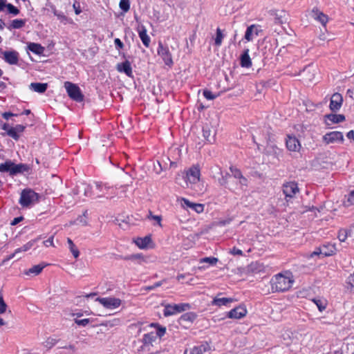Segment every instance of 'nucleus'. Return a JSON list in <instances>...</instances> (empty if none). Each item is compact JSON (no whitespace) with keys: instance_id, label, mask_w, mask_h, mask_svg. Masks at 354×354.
I'll use <instances>...</instances> for the list:
<instances>
[{"instance_id":"5","label":"nucleus","mask_w":354,"mask_h":354,"mask_svg":"<svg viewBox=\"0 0 354 354\" xmlns=\"http://www.w3.org/2000/svg\"><path fill=\"white\" fill-rule=\"evenodd\" d=\"M96 301L109 310L115 309L121 305V300L115 297H97Z\"/></svg>"},{"instance_id":"50","label":"nucleus","mask_w":354,"mask_h":354,"mask_svg":"<svg viewBox=\"0 0 354 354\" xmlns=\"http://www.w3.org/2000/svg\"><path fill=\"white\" fill-rule=\"evenodd\" d=\"M218 261V259L214 257H205L201 259V263H208L210 265H215Z\"/></svg>"},{"instance_id":"60","label":"nucleus","mask_w":354,"mask_h":354,"mask_svg":"<svg viewBox=\"0 0 354 354\" xmlns=\"http://www.w3.org/2000/svg\"><path fill=\"white\" fill-rule=\"evenodd\" d=\"M76 15H79L82 12V10L80 8V6L79 3L75 2L73 6Z\"/></svg>"},{"instance_id":"47","label":"nucleus","mask_w":354,"mask_h":354,"mask_svg":"<svg viewBox=\"0 0 354 354\" xmlns=\"http://www.w3.org/2000/svg\"><path fill=\"white\" fill-rule=\"evenodd\" d=\"M8 306L3 300V294L0 291V314H3L6 312Z\"/></svg>"},{"instance_id":"64","label":"nucleus","mask_w":354,"mask_h":354,"mask_svg":"<svg viewBox=\"0 0 354 354\" xmlns=\"http://www.w3.org/2000/svg\"><path fill=\"white\" fill-rule=\"evenodd\" d=\"M239 183L241 185H244V186H246L247 185V183H248V180L245 177H244L243 175H242V177H240L239 178Z\"/></svg>"},{"instance_id":"32","label":"nucleus","mask_w":354,"mask_h":354,"mask_svg":"<svg viewBox=\"0 0 354 354\" xmlns=\"http://www.w3.org/2000/svg\"><path fill=\"white\" fill-rule=\"evenodd\" d=\"M28 49L36 55H41L44 53V48L37 43H29Z\"/></svg>"},{"instance_id":"27","label":"nucleus","mask_w":354,"mask_h":354,"mask_svg":"<svg viewBox=\"0 0 354 354\" xmlns=\"http://www.w3.org/2000/svg\"><path fill=\"white\" fill-rule=\"evenodd\" d=\"M48 85L46 83H31L30 84V88L35 92L39 93H44L47 89Z\"/></svg>"},{"instance_id":"18","label":"nucleus","mask_w":354,"mask_h":354,"mask_svg":"<svg viewBox=\"0 0 354 354\" xmlns=\"http://www.w3.org/2000/svg\"><path fill=\"white\" fill-rule=\"evenodd\" d=\"M312 16L315 19L319 21L323 26H326L328 22V17L326 15L320 12L317 8H313L312 10Z\"/></svg>"},{"instance_id":"30","label":"nucleus","mask_w":354,"mask_h":354,"mask_svg":"<svg viewBox=\"0 0 354 354\" xmlns=\"http://www.w3.org/2000/svg\"><path fill=\"white\" fill-rule=\"evenodd\" d=\"M153 341V333H147L145 334L143 338V346L142 349L150 350V348L153 346L152 342Z\"/></svg>"},{"instance_id":"16","label":"nucleus","mask_w":354,"mask_h":354,"mask_svg":"<svg viewBox=\"0 0 354 354\" xmlns=\"http://www.w3.org/2000/svg\"><path fill=\"white\" fill-rule=\"evenodd\" d=\"M209 349L210 347L209 344L207 342H205L200 346H194L189 351L186 349L184 352V354H202L203 353L209 351Z\"/></svg>"},{"instance_id":"10","label":"nucleus","mask_w":354,"mask_h":354,"mask_svg":"<svg viewBox=\"0 0 354 354\" xmlns=\"http://www.w3.org/2000/svg\"><path fill=\"white\" fill-rule=\"evenodd\" d=\"M283 192L286 197L292 198L299 192L297 184L295 182H289L283 186Z\"/></svg>"},{"instance_id":"42","label":"nucleus","mask_w":354,"mask_h":354,"mask_svg":"<svg viewBox=\"0 0 354 354\" xmlns=\"http://www.w3.org/2000/svg\"><path fill=\"white\" fill-rule=\"evenodd\" d=\"M34 243H35V241H29V242L26 243V244H24L21 248H19L16 249L15 250V254H18V253L21 252L28 251V250H30L33 246Z\"/></svg>"},{"instance_id":"21","label":"nucleus","mask_w":354,"mask_h":354,"mask_svg":"<svg viewBox=\"0 0 354 354\" xmlns=\"http://www.w3.org/2000/svg\"><path fill=\"white\" fill-rule=\"evenodd\" d=\"M263 269L264 267L263 264L257 261H255L252 262L250 265L247 266L245 272L247 273H258L263 271Z\"/></svg>"},{"instance_id":"25","label":"nucleus","mask_w":354,"mask_h":354,"mask_svg":"<svg viewBox=\"0 0 354 354\" xmlns=\"http://www.w3.org/2000/svg\"><path fill=\"white\" fill-rule=\"evenodd\" d=\"M182 201L187 207L192 208L197 213L203 212L204 210V205L203 204L194 203L186 198H182Z\"/></svg>"},{"instance_id":"13","label":"nucleus","mask_w":354,"mask_h":354,"mask_svg":"<svg viewBox=\"0 0 354 354\" xmlns=\"http://www.w3.org/2000/svg\"><path fill=\"white\" fill-rule=\"evenodd\" d=\"M203 136L204 138L212 143L215 141L216 131L209 124H205L203 127Z\"/></svg>"},{"instance_id":"14","label":"nucleus","mask_w":354,"mask_h":354,"mask_svg":"<svg viewBox=\"0 0 354 354\" xmlns=\"http://www.w3.org/2000/svg\"><path fill=\"white\" fill-rule=\"evenodd\" d=\"M116 69L120 73H125L128 77H131L133 76L131 63L128 60L122 63H118L116 66Z\"/></svg>"},{"instance_id":"51","label":"nucleus","mask_w":354,"mask_h":354,"mask_svg":"<svg viewBox=\"0 0 354 354\" xmlns=\"http://www.w3.org/2000/svg\"><path fill=\"white\" fill-rule=\"evenodd\" d=\"M6 8H7L8 12L13 15H17L19 13V10L11 3H7Z\"/></svg>"},{"instance_id":"39","label":"nucleus","mask_w":354,"mask_h":354,"mask_svg":"<svg viewBox=\"0 0 354 354\" xmlns=\"http://www.w3.org/2000/svg\"><path fill=\"white\" fill-rule=\"evenodd\" d=\"M160 304L165 306V309L163 310V315L165 317H169L176 314L173 305L166 304L164 302H161Z\"/></svg>"},{"instance_id":"17","label":"nucleus","mask_w":354,"mask_h":354,"mask_svg":"<svg viewBox=\"0 0 354 354\" xmlns=\"http://www.w3.org/2000/svg\"><path fill=\"white\" fill-rule=\"evenodd\" d=\"M314 71L315 69H313V66L310 65L306 66L301 73L302 80L307 82L313 81L315 78Z\"/></svg>"},{"instance_id":"46","label":"nucleus","mask_w":354,"mask_h":354,"mask_svg":"<svg viewBox=\"0 0 354 354\" xmlns=\"http://www.w3.org/2000/svg\"><path fill=\"white\" fill-rule=\"evenodd\" d=\"M119 6L122 10H123L124 12H127L129 10L130 2L129 0H120Z\"/></svg>"},{"instance_id":"36","label":"nucleus","mask_w":354,"mask_h":354,"mask_svg":"<svg viewBox=\"0 0 354 354\" xmlns=\"http://www.w3.org/2000/svg\"><path fill=\"white\" fill-rule=\"evenodd\" d=\"M281 153L280 149L274 146L267 147L266 149V153L268 155H272L274 158L279 159V155Z\"/></svg>"},{"instance_id":"33","label":"nucleus","mask_w":354,"mask_h":354,"mask_svg":"<svg viewBox=\"0 0 354 354\" xmlns=\"http://www.w3.org/2000/svg\"><path fill=\"white\" fill-rule=\"evenodd\" d=\"M269 14L274 17V21L275 24H281L283 23L282 18L285 15L284 11L282 10L280 12V14H279L277 10H270Z\"/></svg>"},{"instance_id":"6","label":"nucleus","mask_w":354,"mask_h":354,"mask_svg":"<svg viewBox=\"0 0 354 354\" xmlns=\"http://www.w3.org/2000/svg\"><path fill=\"white\" fill-rule=\"evenodd\" d=\"M200 175L199 167L198 165H193L186 172V175L185 176L186 184L187 185V181L190 183H196L200 180Z\"/></svg>"},{"instance_id":"19","label":"nucleus","mask_w":354,"mask_h":354,"mask_svg":"<svg viewBox=\"0 0 354 354\" xmlns=\"http://www.w3.org/2000/svg\"><path fill=\"white\" fill-rule=\"evenodd\" d=\"M30 169L29 165L24 163L15 164L13 162V168H12V176H15L19 174H23L24 172H28Z\"/></svg>"},{"instance_id":"41","label":"nucleus","mask_w":354,"mask_h":354,"mask_svg":"<svg viewBox=\"0 0 354 354\" xmlns=\"http://www.w3.org/2000/svg\"><path fill=\"white\" fill-rule=\"evenodd\" d=\"M173 306L176 313L186 311L191 308V306L189 304H174Z\"/></svg>"},{"instance_id":"28","label":"nucleus","mask_w":354,"mask_h":354,"mask_svg":"<svg viewBox=\"0 0 354 354\" xmlns=\"http://www.w3.org/2000/svg\"><path fill=\"white\" fill-rule=\"evenodd\" d=\"M219 174H221V177L218 179V182L220 185L225 186L226 188H228L229 189H231V188L229 186V182L228 179L231 178V174H230L227 172H225V174L223 173V171L219 169Z\"/></svg>"},{"instance_id":"34","label":"nucleus","mask_w":354,"mask_h":354,"mask_svg":"<svg viewBox=\"0 0 354 354\" xmlns=\"http://www.w3.org/2000/svg\"><path fill=\"white\" fill-rule=\"evenodd\" d=\"M45 266H46V265H41V264L35 265V266H32V268H30L29 270H26L25 272V274L27 275H30V274L37 275L42 271V270L45 268Z\"/></svg>"},{"instance_id":"52","label":"nucleus","mask_w":354,"mask_h":354,"mask_svg":"<svg viewBox=\"0 0 354 354\" xmlns=\"http://www.w3.org/2000/svg\"><path fill=\"white\" fill-rule=\"evenodd\" d=\"M203 95L204 97L207 99V100H214L215 99L216 97L219 96L220 95V93H218L217 95H214L210 91L207 90V89H205L203 91Z\"/></svg>"},{"instance_id":"58","label":"nucleus","mask_w":354,"mask_h":354,"mask_svg":"<svg viewBox=\"0 0 354 354\" xmlns=\"http://www.w3.org/2000/svg\"><path fill=\"white\" fill-rule=\"evenodd\" d=\"M32 351V352H30L28 351L24 350L22 354H41L45 352V351H44V350H40L39 351H38L37 349V350L33 349Z\"/></svg>"},{"instance_id":"55","label":"nucleus","mask_w":354,"mask_h":354,"mask_svg":"<svg viewBox=\"0 0 354 354\" xmlns=\"http://www.w3.org/2000/svg\"><path fill=\"white\" fill-rule=\"evenodd\" d=\"M8 135L15 140H17L19 138V133L15 131L12 127L8 129Z\"/></svg>"},{"instance_id":"53","label":"nucleus","mask_w":354,"mask_h":354,"mask_svg":"<svg viewBox=\"0 0 354 354\" xmlns=\"http://www.w3.org/2000/svg\"><path fill=\"white\" fill-rule=\"evenodd\" d=\"M166 333V328L156 323V336L162 337Z\"/></svg>"},{"instance_id":"24","label":"nucleus","mask_w":354,"mask_h":354,"mask_svg":"<svg viewBox=\"0 0 354 354\" xmlns=\"http://www.w3.org/2000/svg\"><path fill=\"white\" fill-rule=\"evenodd\" d=\"M326 119L330 121L331 124H337L339 122H343L345 120V116L342 114H328L325 116ZM328 125H330V123L326 122Z\"/></svg>"},{"instance_id":"44","label":"nucleus","mask_w":354,"mask_h":354,"mask_svg":"<svg viewBox=\"0 0 354 354\" xmlns=\"http://www.w3.org/2000/svg\"><path fill=\"white\" fill-rule=\"evenodd\" d=\"M313 302L317 305L319 311H323L326 309V301H323L319 299H313Z\"/></svg>"},{"instance_id":"62","label":"nucleus","mask_w":354,"mask_h":354,"mask_svg":"<svg viewBox=\"0 0 354 354\" xmlns=\"http://www.w3.org/2000/svg\"><path fill=\"white\" fill-rule=\"evenodd\" d=\"M348 203H349L350 204H353L354 203V190L353 191H351L349 194H348V200H347Z\"/></svg>"},{"instance_id":"2","label":"nucleus","mask_w":354,"mask_h":354,"mask_svg":"<svg viewBox=\"0 0 354 354\" xmlns=\"http://www.w3.org/2000/svg\"><path fill=\"white\" fill-rule=\"evenodd\" d=\"M157 54L161 60L160 63H164L165 66L171 68L174 65L172 55L169 50V47L165 41L160 40L158 41V48Z\"/></svg>"},{"instance_id":"23","label":"nucleus","mask_w":354,"mask_h":354,"mask_svg":"<svg viewBox=\"0 0 354 354\" xmlns=\"http://www.w3.org/2000/svg\"><path fill=\"white\" fill-rule=\"evenodd\" d=\"M336 249L333 245L328 244L321 246V256L322 257H329L335 254Z\"/></svg>"},{"instance_id":"11","label":"nucleus","mask_w":354,"mask_h":354,"mask_svg":"<svg viewBox=\"0 0 354 354\" xmlns=\"http://www.w3.org/2000/svg\"><path fill=\"white\" fill-rule=\"evenodd\" d=\"M247 310L245 308L239 306L232 309L227 313V317L230 319H241L246 315Z\"/></svg>"},{"instance_id":"43","label":"nucleus","mask_w":354,"mask_h":354,"mask_svg":"<svg viewBox=\"0 0 354 354\" xmlns=\"http://www.w3.org/2000/svg\"><path fill=\"white\" fill-rule=\"evenodd\" d=\"M125 259L133 261H137L138 263L145 261V257L142 255V254H131L127 256Z\"/></svg>"},{"instance_id":"15","label":"nucleus","mask_w":354,"mask_h":354,"mask_svg":"<svg viewBox=\"0 0 354 354\" xmlns=\"http://www.w3.org/2000/svg\"><path fill=\"white\" fill-rule=\"evenodd\" d=\"M286 144L288 149L292 151H299L301 147L300 142L295 136H288Z\"/></svg>"},{"instance_id":"31","label":"nucleus","mask_w":354,"mask_h":354,"mask_svg":"<svg viewBox=\"0 0 354 354\" xmlns=\"http://www.w3.org/2000/svg\"><path fill=\"white\" fill-rule=\"evenodd\" d=\"M221 295V293L218 294V296L214 299V300L212 301L213 305H216L218 306H226V305H227V304L232 302L234 301V299L232 298H226V297L219 298L218 296Z\"/></svg>"},{"instance_id":"63","label":"nucleus","mask_w":354,"mask_h":354,"mask_svg":"<svg viewBox=\"0 0 354 354\" xmlns=\"http://www.w3.org/2000/svg\"><path fill=\"white\" fill-rule=\"evenodd\" d=\"M230 252L234 255H242L243 254L242 250H241L235 247L233 248V249L231 250Z\"/></svg>"},{"instance_id":"3","label":"nucleus","mask_w":354,"mask_h":354,"mask_svg":"<svg viewBox=\"0 0 354 354\" xmlns=\"http://www.w3.org/2000/svg\"><path fill=\"white\" fill-rule=\"evenodd\" d=\"M64 88H66L68 96L72 100L78 102L83 101L84 95L77 85L70 82H66L64 83Z\"/></svg>"},{"instance_id":"7","label":"nucleus","mask_w":354,"mask_h":354,"mask_svg":"<svg viewBox=\"0 0 354 354\" xmlns=\"http://www.w3.org/2000/svg\"><path fill=\"white\" fill-rule=\"evenodd\" d=\"M135 244L142 250L152 248V235L149 234L145 237H137L133 240Z\"/></svg>"},{"instance_id":"37","label":"nucleus","mask_w":354,"mask_h":354,"mask_svg":"<svg viewBox=\"0 0 354 354\" xmlns=\"http://www.w3.org/2000/svg\"><path fill=\"white\" fill-rule=\"evenodd\" d=\"M67 243L68 244L69 250L73 254V257L77 259L80 256V252L77 248L75 246L73 241L70 239H67Z\"/></svg>"},{"instance_id":"49","label":"nucleus","mask_w":354,"mask_h":354,"mask_svg":"<svg viewBox=\"0 0 354 354\" xmlns=\"http://www.w3.org/2000/svg\"><path fill=\"white\" fill-rule=\"evenodd\" d=\"M230 170L232 173V175L235 178L239 179L240 177H242V173L241 170L236 167L231 166L230 167Z\"/></svg>"},{"instance_id":"29","label":"nucleus","mask_w":354,"mask_h":354,"mask_svg":"<svg viewBox=\"0 0 354 354\" xmlns=\"http://www.w3.org/2000/svg\"><path fill=\"white\" fill-rule=\"evenodd\" d=\"M13 162L7 160L6 162L0 164V172H8L10 176L12 174Z\"/></svg>"},{"instance_id":"45","label":"nucleus","mask_w":354,"mask_h":354,"mask_svg":"<svg viewBox=\"0 0 354 354\" xmlns=\"http://www.w3.org/2000/svg\"><path fill=\"white\" fill-rule=\"evenodd\" d=\"M25 24H26V21L25 20L17 19H14L12 21L11 26L13 28L19 29V28H21L23 26H24Z\"/></svg>"},{"instance_id":"12","label":"nucleus","mask_w":354,"mask_h":354,"mask_svg":"<svg viewBox=\"0 0 354 354\" xmlns=\"http://www.w3.org/2000/svg\"><path fill=\"white\" fill-rule=\"evenodd\" d=\"M3 59L10 64H17L19 61V53L15 50L3 52Z\"/></svg>"},{"instance_id":"40","label":"nucleus","mask_w":354,"mask_h":354,"mask_svg":"<svg viewBox=\"0 0 354 354\" xmlns=\"http://www.w3.org/2000/svg\"><path fill=\"white\" fill-rule=\"evenodd\" d=\"M95 188L99 192H102L101 194H98L97 197H102L107 194V191L109 189L106 185H102L101 183H95Z\"/></svg>"},{"instance_id":"38","label":"nucleus","mask_w":354,"mask_h":354,"mask_svg":"<svg viewBox=\"0 0 354 354\" xmlns=\"http://www.w3.org/2000/svg\"><path fill=\"white\" fill-rule=\"evenodd\" d=\"M254 29L256 30V35H258L257 27L255 25H251L248 27L245 34V39L247 41H251L252 39V34Z\"/></svg>"},{"instance_id":"9","label":"nucleus","mask_w":354,"mask_h":354,"mask_svg":"<svg viewBox=\"0 0 354 354\" xmlns=\"http://www.w3.org/2000/svg\"><path fill=\"white\" fill-rule=\"evenodd\" d=\"M342 95L339 93H334L330 98V109L333 112L338 111L342 106Z\"/></svg>"},{"instance_id":"61","label":"nucleus","mask_w":354,"mask_h":354,"mask_svg":"<svg viewBox=\"0 0 354 354\" xmlns=\"http://www.w3.org/2000/svg\"><path fill=\"white\" fill-rule=\"evenodd\" d=\"M44 245L46 247L53 246V236L50 237L48 239L44 241Z\"/></svg>"},{"instance_id":"54","label":"nucleus","mask_w":354,"mask_h":354,"mask_svg":"<svg viewBox=\"0 0 354 354\" xmlns=\"http://www.w3.org/2000/svg\"><path fill=\"white\" fill-rule=\"evenodd\" d=\"M348 236L347 230L345 229H341L338 232V239L340 241L344 242Z\"/></svg>"},{"instance_id":"35","label":"nucleus","mask_w":354,"mask_h":354,"mask_svg":"<svg viewBox=\"0 0 354 354\" xmlns=\"http://www.w3.org/2000/svg\"><path fill=\"white\" fill-rule=\"evenodd\" d=\"M58 341L59 340L55 337H49L42 343V346L46 348V351H48L53 347L58 342Z\"/></svg>"},{"instance_id":"48","label":"nucleus","mask_w":354,"mask_h":354,"mask_svg":"<svg viewBox=\"0 0 354 354\" xmlns=\"http://www.w3.org/2000/svg\"><path fill=\"white\" fill-rule=\"evenodd\" d=\"M223 38V35L220 28H217L216 30V36L215 38V45L220 46L222 43V39Z\"/></svg>"},{"instance_id":"56","label":"nucleus","mask_w":354,"mask_h":354,"mask_svg":"<svg viewBox=\"0 0 354 354\" xmlns=\"http://www.w3.org/2000/svg\"><path fill=\"white\" fill-rule=\"evenodd\" d=\"M53 12L61 21L66 19L65 15L62 12L57 10L55 8H53Z\"/></svg>"},{"instance_id":"4","label":"nucleus","mask_w":354,"mask_h":354,"mask_svg":"<svg viewBox=\"0 0 354 354\" xmlns=\"http://www.w3.org/2000/svg\"><path fill=\"white\" fill-rule=\"evenodd\" d=\"M39 195L30 189H25L21 192L19 203L23 207H28L31 203L37 201Z\"/></svg>"},{"instance_id":"1","label":"nucleus","mask_w":354,"mask_h":354,"mask_svg":"<svg viewBox=\"0 0 354 354\" xmlns=\"http://www.w3.org/2000/svg\"><path fill=\"white\" fill-rule=\"evenodd\" d=\"M293 279L289 277H286L282 274H278L274 276L271 281V288L273 292H284L290 288L293 283Z\"/></svg>"},{"instance_id":"57","label":"nucleus","mask_w":354,"mask_h":354,"mask_svg":"<svg viewBox=\"0 0 354 354\" xmlns=\"http://www.w3.org/2000/svg\"><path fill=\"white\" fill-rule=\"evenodd\" d=\"M90 322L89 319H75V323L79 326H86Z\"/></svg>"},{"instance_id":"22","label":"nucleus","mask_w":354,"mask_h":354,"mask_svg":"<svg viewBox=\"0 0 354 354\" xmlns=\"http://www.w3.org/2000/svg\"><path fill=\"white\" fill-rule=\"evenodd\" d=\"M240 64L242 67L245 68H248L252 65L248 49H245L241 55Z\"/></svg>"},{"instance_id":"26","label":"nucleus","mask_w":354,"mask_h":354,"mask_svg":"<svg viewBox=\"0 0 354 354\" xmlns=\"http://www.w3.org/2000/svg\"><path fill=\"white\" fill-rule=\"evenodd\" d=\"M196 314L193 312H189L186 313L181 315V317L179 319V323L180 324L184 323H192L196 319Z\"/></svg>"},{"instance_id":"59","label":"nucleus","mask_w":354,"mask_h":354,"mask_svg":"<svg viewBox=\"0 0 354 354\" xmlns=\"http://www.w3.org/2000/svg\"><path fill=\"white\" fill-rule=\"evenodd\" d=\"M12 128L14 129L15 131H16L17 133H21L24 131L26 127L22 124H17Z\"/></svg>"},{"instance_id":"8","label":"nucleus","mask_w":354,"mask_h":354,"mask_svg":"<svg viewBox=\"0 0 354 354\" xmlns=\"http://www.w3.org/2000/svg\"><path fill=\"white\" fill-rule=\"evenodd\" d=\"M323 140L326 143H333L337 141L343 142L344 136L340 131H332L327 133L323 136Z\"/></svg>"},{"instance_id":"20","label":"nucleus","mask_w":354,"mask_h":354,"mask_svg":"<svg viewBox=\"0 0 354 354\" xmlns=\"http://www.w3.org/2000/svg\"><path fill=\"white\" fill-rule=\"evenodd\" d=\"M138 32L142 44L146 47H149L151 40L149 36L147 34L146 28L142 26H139Z\"/></svg>"}]
</instances>
